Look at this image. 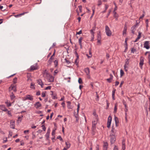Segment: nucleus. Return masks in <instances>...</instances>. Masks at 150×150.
<instances>
[{
	"label": "nucleus",
	"mask_w": 150,
	"mask_h": 150,
	"mask_svg": "<svg viewBox=\"0 0 150 150\" xmlns=\"http://www.w3.org/2000/svg\"><path fill=\"white\" fill-rule=\"evenodd\" d=\"M102 4L101 0H98V5L99 6Z\"/></svg>",
	"instance_id": "nucleus-34"
},
{
	"label": "nucleus",
	"mask_w": 150,
	"mask_h": 150,
	"mask_svg": "<svg viewBox=\"0 0 150 150\" xmlns=\"http://www.w3.org/2000/svg\"><path fill=\"white\" fill-rule=\"evenodd\" d=\"M65 144L66 145V147H67L68 148H69L70 147L71 144L69 142H66Z\"/></svg>",
	"instance_id": "nucleus-24"
},
{
	"label": "nucleus",
	"mask_w": 150,
	"mask_h": 150,
	"mask_svg": "<svg viewBox=\"0 0 150 150\" xmlns=\"http://www.w3.org/2000/svg\"><path fill=\"white\" fill-rule=\"evenodd\" d=\"M127 67L125 65H124V68L125 70L127 71Z\"/></svg>",
	"instance_id": "nucleus-59"
},
{
	"label": "nucleus",
	"mask_w": 150,
	"mask_h": 150,
	"mask_svg": "<svg viewBox=\"0 0 150 150\" xmlns=\"http://www.w3.org/2000/svg\"><path fill=\"white\" fill-rule=\"evenodd\" d=\"M136 51V49L134 48H132L131 49V52L132 53H134Z\"/></svg>",
	"instance_id": "nucleus-32"
},
{
	"label": "nucleus",
	"mask_w": 150,
	"mask_h": 150,
	"mask_svg": "<svg viewBox=\"0 0 150 150\" xmlns=\"http://www.w3.org/2000/svg\"><path fill=\"white\" fill-rule=\"evenodd\" d=\"M108 143L107 142H105L104 143V144L103 145V147H107L108 146Z\"/></svg>",
	"instance_id": "nucleus-39"
},
{
	"label": "nucleus",
	"mask_w": 150,
	"mask_h": 150,
	"mask_svg": "<svg viewBox=\"0 0 150 150\" xmlns=\"http://www.w3.org/2000/svg\"><path fill=\"white\" fill-rule=\"evenodd\" d=\"M114 119L115 121L116 126H117V124L119 122L118 118L117 117L115 116L114 117Z\"/></svg>",
	"instance_id": "nucleus-22"
},
{
	"label": "nucleus",
	"mask_w": 150,
	"mask_h": 150,
	"mask_svg": "<svg viewBox=\"0 0 150 150\" xmlns=\"http://www.w3.org/2000/svg\"><path fill=\"white\" fill-rule=\"evenodd\" d=\"M34 84H33V83H31L30 84V88H35V87H34Z\"/></svg>",
	"instance_id": "nucleus-43"
},
{
	"label": "nucleus",
	"mask_w": 150,
	"mask_h": 150,
	"mask_svg": "<svg viewBox=\"0 0 150 150\" xmlns=\"http://www.w3.org/2000/svg\"><path fill=\"white\" fill-rule=\"evenodd\" d=\"M105 31L106 34L107 36H110L111 35V32L109 28L108 25H106L105 27Z\"/></svg>",
	"instance_id": "nucleus-1"
},
{
	"label": "nucleus",
	"mask_w": 150,
	"mask_h": 150,
	"mask_svg": "<svg viewBox=\"0 0 150 150\" xmlns=\"http://www.w3.org/2000/svg\"><path fill=\"white\" fill-rule=\"evenodd\" d=\"M119 82L117 81H116L115 82V86H117L119 84Z\"/></svg>",
	"instance_id": "nucleus-64"
},
{
	"label": "nucleus",
	"mask_w": 150,
	"mask_h": 150,
	"mask_svg": "<svg viewBox=\"0 0 150 150\" xmlns=\"http://www.w3.org/2000/svg\"><path fill=\"white\" fill-rule=\"evenodd\" d=\"M149 41H146L145 42L144 44V47L145 48L147 49H148L150 47L149 46Z\"/></svg>",
	"instance_id": "nucleus-10"
},
{
	"label": "nucleus",
	"mask_w": 150,
	"mask_h": 150,
	"mask_svg": "<svg viewBox=\"0 0 150 150\" xmlns=\"http://www.w3.org/2000/svg\"><path fill=\"white\" fill-rule=\"evenodd\" d=\"M7 141V138H6L3 140V143H5Z\"/></svg>",
	"instance_id": "nucleus-56"
},
{
	"label": "nucleus",
	"mask_w": 150,
	"mask_h": 150,
	"mask_svg": "<svg viewBox=\"0 0 150 150\" xmlns=\"http://www.w3.org/2000/svg\"><path fill=\"white\" fill-rule=\"evenodd\" d=\"M117 103H115V107L114 108V113H115L117 112Z\"/></svg>",
	"instance_id": "nucleus-26"
},
{
	"label": "nucleus",
	"mask_w": 150,
	"mask_h": 150,
	"mask_svg": "<svg viewBox=\"0 0 150 150\" xmlns=\"http://www.w3.org/2000/svg\"><path fill=\"white\" fill-rule=\"evenodd\" d=\"M34 106L36 109L39 108L42 105L39 102H36L34 104Z\"/></svg>",
	"instance_id": "nucleus-12"
},
{
	"label": "nucleus",
	"mask_w": 150,
	"mask_h": 150,
	"mask_svg": "<svg viewBox=\"0 0 150 150\" xmlns=\"http://www.w3.org/2000/svg\"><path fill=\"white\" fill-rule=\"evenodd\" d=\"M64 60L65 61V62L67 63L68 64H69V63H70V61L68 60H67V59H64Z\"/></svg>",
	"instance_id": "nucleus-50"
},
{
	"label": "nucleus",
	"mask_w": 150,
	"mask_h": 150,
	"mask_svg": "<svg viewBox=\"0 0 150 150\" xmlns=\"http://www.w3.org/2000/svg\"><path fill=\"white\" fill-rule=\"evenodd\" d=\"M42 112L40 111H35V113H38V114H40V113H42Z\"/></svg>",
	"instance_id": "nucleus-58"
},
{
	"label": "nucleus",
	"mask_w": 150,
	"mask_h": 150,
	"mask_svg": "<svg viewBox=\"0 0 150 150\" xmlns=\"http://www.w3.org/2000/svg\"><path fill=\"white\" fill-rule=\"evenodd\" d=\"M137 23L135 25L132 26L131 28V30H136V28L138 26V23H137V21H136Z\"/></svg>",
	"instance_id": "nucleus-19"
},
{
	"label": "nucleus",
	"mask_w": 150,
	"mask_h": 150,
	"mask_svg": "<svg viewBox=\"0 0 150 150\" xmlns=\"http://www.w3.org/2000/svg\"><path fill=\"white\" fill-rule=\"evenodd\" d=\"M111 79H110V78H108L107 79V80L108 82L109 83H110L111 82Z\"/></svg>",
	"instance_id": "nucleus-60"
},
{
	"label": "nucleus",
	"mask_w": 150,
	"mask_h": 150,
	"mask_svg": "<svg viewBox=\"0 0 150 150\" xmlns=\"http://www.w3.org/2000/svg\"><path fill=\"white\" fill-rule=\"evenodd\" d=\"M105 10L106 11V10L108 8V6L107 4H105Z\"/></svg>",
	"instance_id": "nucleus-57"
},
{
	"label": "nucleus",
	"mask_w": 150,
	"mask_h": 150,
	"mask_svg": "<svg viewBox=\"0 0 150 150\" xmlns=\"http://www.w3.org/2000/svg\"><path fill=\"white\" fill-rule=\"evenodd\" d=\"M125 140L123 139L122 141V149L123 150H125L126 148L125 145Z\"/></svg>",
	"instance_id": "nucleus-13"
},
{
	"label": "nucleus",
	"mask_w": 150,
	"mask_h": 150,
	"mask_svg": "<svg viewBox=\"0 0 150 150\" xmlns=\"http://www.w3.org/2000/svg\"><path fill=\"white\" fill-rule=\"evenodd\" d=\"M124 72L122 69L120 70V76L122 77L124 74Z\"/></svg>",
	"instance_id": "nucleus-28"
},
{
	"label": "nucleus",
	"mask_w": 150,
	"mask_h": 150,
	"mask_svg": "<svg viewBox=\"0 0 150 150\" xmlns=\"http://www.w3.org/2000/svg\"><path fill=\"white\" fill-rule=\"evenodd\" d=\"M84 70L87 75H89L90 74V70L89 68H86L84 69Z\"/></svg>",
	"instance_id": "nucleus-20"
},
{
	"label": "nucleus",
	"mask_w": 150,
	"mask_h": 150,
	"mask_svg": "<svg viewBox=\"0 0 150 150\" xmlns=\"http://www.w3.org/2000/svg\"><path fill=\"white\" fill-rule=\"evenodd\" d=\"M82 33V31L80 30L78 32L76 33V34H80Z\"/></svg>",
	"instance_id": "nucleus-62"
},
{
	"label": "nucleus",
	"mask_w": 150,
	"mask_h": 150,
	"mask_svg": "<svg viewBox=\"0 0 150 150\" xmlns=\"http://www.w3.org/2000/svg\"><path fill=\"white\" fill-rule=\"evenodd\" d=\"M61 105H62L63 108L65 107V104L64 102H63L62 103Z\"/></svg>",
	"instance_id": "nucleus-61"
},
{
	"label": "nucleus",
	"mask_w": 150,
	"mask_h": 150,
	"mask_svg": "<svg viewBox=\"0 0 150 150\" xmlns=\"http://www.w3.org/2000/svg\"><path fill=\"white\" fill-rule=\"evenodd\" d=\"M80 108V104L79 103L78 105H77V113H76V115H77V116H78V113L79 112V110Z\"/></svg>",
	"instance_id": "nucleus-29"
},
{
	"label": "nucleus",
	"mask_w": 150,
	"mask_h": 150,
	"mask_svg": "<svg viewBox=\"0 0 150 150\" xmlns=\"http://www.w3.org/2000/svg\"><path fill=\"white\" fill-rule=\"evenodd\" d=\"M129 59H126V61L125 62V64L124 65H125L126 66H128L129 64Z\"/></svg>",
	"instance_id": "nucleus-27"
},
{
	"label": "nucleus",
	"mask_w": 150,
	"mask_h": 150,
	"mask_svg": "<svg viewBox=\"0 0 150 150\" xmlns=\"http://www.w3.org/2000/svg\"><path fill=\"white\" fill-rule=\"evenodd\" d=\"M52 99H57V97L56 96V95H54L52 96Z\"/></svg>",
	"instance_id": "nucleus-63"
},
{
	"label": "nucleus",
	"mask_w": 150,
	"mask_h": 150,
	"mask_svg": "<svg viewBox=\"0 0 150 150\" xmlns=\"http://www.w3.org/2000/svg\"><path fill=\"white\" fill-rule=\"evenodd\" d=\"M17 77H15L13 79V83H16L17 82Z\"/></svg>",
	"instance_id": "nucleus-40"
},
{
	"label": "nucleus",
	"mask_w": 150,
	"mask_h": 150,
	"mask_svg": "<svg viewBox=\"0 0 150 150\" xmlns=\"http://www.w3.org/2000/svg\"><path fill=\"white\" fill-rule=\"evenodd\" d=\"M57 139H59L61 141H63V139L61 136H59L57 137Z\"/></svg>",
	"instance_id": "nucleus-45"
},
{
	"label": "nucleus",
	"mask_w": 150,
	"mask_h": 150,
	"mask_svg": "<svg viewBox=\"0 0 150 150\" xmlns=\"http://www.w3.org/2000/svg\"><path fill=\"white\" fill-rule=\"evenodd\" d=\"M51 86H48L47 87H46L45 89V90H50L51 88Z\"/></svg>",
	"instance_id": "nucleus-47"
},
{
	"label": "nucleus",
	"mask_w": 150,
	"mask_h": 150,
	"mask_svg": "<svg viewBox=\"0 0 150 150\" xmlns=\"http://www.w3.org/2000/svg\"><path fill=\"white\" fill-rule=\"evenodd\" d=\"M116 138L114 135H111L110 136V142L111 144H114L116 141Z\"/></svg>",
	"instance_id": "nucleus-7"
},
{
	"label": "nucleus",
	"mask_w": 150,
	"mask_h": 150,
	"mask_svg": "<svg viewBox=\"0 0 150 150\" xmlns=\"http://www.w3.org/2000/svg\"><path fill=\"white\" fill-rule=\"evenodd\" d=\"M111 10H109L108 11V13L107 14V18H108V16H109V15H110V13L111 12Z\"/></svg>",
	"instance_id": "nucleus-53"
},
{
	"label": "nucleus",
	"mask_w": 150,
	"mask_h": 150,
	"mask_svg": "<svg viewBox=\"0 0 150 150\" xmlns=\"http://www.w3.org/2000/svg\"><path fill=\"white\" fill-rule=\"evenodd\" d=\"M55 67H56L58 65V61L57 59L55 60L54 61Z\"/></svg>",
	"instance_id": "nucleus-31"
},
{
	"label": "nucleus",
	"mask_w": 150,
	"mask_h": 150,
	"mask_svg": "<svg viewBox=\"0 0 150 150\" xmlns=\"http://www.w3.org/2000/svg\"><path fill=\"white\" fill-rule=\"evenodd\" d=\"M0 108L3 111H8V109L6 108L5 106L4 105H0Z\"/></svg>",
	"instance_id": "nucleus-17"
},
{
	"label": "nucleus",
	"mask_w": 150,
	"mask_h": 150,
	"mask_svg": "<svg viewBox=\"0 0 150 150\" xmlns=\"http://www.w3.org/2000/svg\"><path fill=\"white\" fill-rule=\"evenodd\" d=\"M127 30V27L126 24H125V26L124 28V30L123 31V35H124L125 34H126V33Z\"/></svg>",
	"instance_id": "nucleus-21"
},
{
	"label": "nucleus",
	"mask_w": 150,
	"mask_h": 150,
	"mask_svg": "<svg viewBox=\"0 0 150 150\" xmlns=\"http://www.w3.org/2000/svg\"><path fill=\"white\" fill-rule=\"evenodd\" d=\"M112 121V117L110 116L108 117L107 123V127L109 128L110 127L111 122Z\"/></svg>",
	"instance_id": "nucleus-9"
},
{
	"label": "nucleus",
	"mask_w": 150,
	"mask_h": 150,
	"mask_svg": "<svg viewBox=\"0 0 150 150\" xmlns=\"http://www.w3.org/2000/svg\"><path fill=\"white\" fill-rule=\"evenodd\" d=\"M41 127H42V128L43 130L44 131H45L46 129V128L45 125H42Z\"/></svg>",
	"instance_id": "nucleus-42"
},
{
	"label": "nucleus",
	"mask_w": 150,
	"mask_h": 150,
	"mask_svg": "<svg viewBox=\"0 0 150 150\" xmlns=\"http://www.w3.org/2000/svg\"><path fill=\"white\" fill-rule=\"evenodd\" d=\"M124 83V82L123 81H121V83H120V86H119V87L120 88H121L122 87V84H123Z\"/></svg>",
	"instance_id": "nucleus-52"
},
{
	"label": "nucleus",
	"mask_w": 150,
	"mask_h": 150,
	"mask_svg": "<svg viewBox=\"0 0 150 150\" xmlns=\"http://www.w3.org/2000/svg\"><path fill=\"white\" fill-rule=\"evenodd\" d=\"M78 116H77V115H75V117L76 118V122H78V120H79Z\"/></svg>",
	"instance_id": "nucleus-44"
},
{
	"label": "nucleus",
	"mask_w": 150,
	"mask_h": 150,
	"mask_svg": "<svg viewBox=\"0 0 150 150\" xmlns=\"http://www.w3.org/2000/svg\"><path fill=\"white\" fill-rule=\"evenodd\" d=\"M93 115L96 118H97V117H98V115H97L96 113V112H93Z\"/></svg>",
	"instance_id": "nucleus-49"
},
{
	"label": "nucleus",
	"mask_w": 150,
	"mask_h": 150,
	"mask_svg": "<svg viewBox=\"0 0 150 150\" xmlns=\"http://www.w3.org/2000/svg\"><path fill=\"white\" fill-rule=\"evenodd\" d=\"M67 103H69V104L68 106H67V107H68V109H72V108L70 105V104H71V102L69 101H68L67 102Z\"/></svg>",
	"instance_id": "nucleus-33"
},
{
	"label": "nucleus",
	"mask_w": 150,
	"mask_h": 150,
	"mask_svg": "<svg viewBox=\"0 0 150 150\" xmlns=\"http://www.w3.org/2000/svg\"><path fill=\"white\" fill-rule=\"evenodd\" d=\"M144 58L141 56L140 57V62L139 63V67H140L142 69V66L144 64Z\"/></svg>",
	"instance_id": "nucleus-8"
},
{
	"label": "nucleus",
	"mask_w": 150,
	"mask_h": 150,
	"mask_svg": "<svg viewBox=\"0 0 150 150\" xmlns=\"http://www.w3.org/2000/svg\"><path fill=\"white\" fill-rule=\"evenodd\" d=\"M114 17L115 18V20L117 21L118 20V15L117 14H114Z\"/></svg>",
	"instance_id": "nucleus-30"
},
{
	"label": "nucleus",
	"mask_w": 150,
	"mask_h": 150,
	"mask_svg": "<svg viewBox=\"0 0 150 150\" xmlns=\"http://www.w3.org/2000/svg\"><path fill=\"white\" fill-rule=\"evenodd\" d=\"M24 100H29L32 101L33 100V96L30 95H27L24 97Z\"/></svg>",
	"instance_id": "nucleus-4"
},
{
	"label": "nucleus",
	"mask_w": 150,
	"mask_h": 150,
	"mask_svg": "<svg viewBox=\"0 0 150 150\" xmlns=\"http://www.w3.org/2000/svg\"><path fill=\"white\" fill-rule=\"evenodd\" d=\"M96 101H98L99 100V97L98 95V94L97 92H96Z\"/></svg>",
	"instance_id": "nucleus-37"
},
{
	"label": "nucleus",
	"mask_w": 150,
	"mask_h": 150,
	"mask_svg": "<svg viewBox=\"0 0 150 150\" xmlns=\"http://www.w3.org/2000/svg\"><path fill=\"white\" fill-rule=\"evenodd\" d=\"M83 39V38L82 37H81L79 39V44H81V41Z\"/></svg>",
	"instance_id": "nucleus-35"
},
{
	"label": "nucleus",
	"mask_w": 150,
	"mask_h": 150,
	"mask_svg": "<svg viewBox=\"0 0 150 150\" xmlns=\"http://www.w3.org/2000/svg\"><path fill=\"white\" fill-rule=\"evenodd\" d=\"M49 135H50V132H48V130L47 131L45 135V136L46 138V139L47 140H48V138H49Z\"/></svg>",
	"instance_id": "nucleus-25"
},
{
	"label": "nucleus",
	"mask_w": 150,
	"mask_h": 150,
	"mask_svg": "<svg viewBox=\"0 0 150 150\" xmlns=\"http://www.w3.org/2000/svg\"><path fill=\"white\" fill-rule=\"evenodd\" d=\"M10 97L11 99L12 100H13L14 101V98L16 97L15 96L14 94L13 93V92L11 93V94L10 95Z\"/></svg>",
	"instance_id": "nucleus-18"
},
{
	"label": "nucleus",
	"mask_w": 150,
	"mask_h": 150,
	"mask_svg": "<svg viewBox=\"0 0 150 150\" xmlns=\"http://www.w3.org/2000/svg\"><path fill=\"white\" fill-rule=\"evenodd\" d=\"M10 127L13 129H15V122L13 120H11L10 122Z\"/></svg>",
	"instance_id": "nucleus-14"
},
{
	"label": "nucleus",
	"mask_w": 150,
	"mask_h": 150,
	"mask_svg": "<svg viewBox=\"0 0 150 150\" xmlns=\"http://www.w3.org/2000/svg\"><path fill=\"white\" fill-rule=\"evenodd\" d=\"M56 129H55L54 130H53L52 132V136H54V135L55 134V131L56 130Z\"/></svg>",
	"instance_id": "nucleus-48"
},
{
	"label": "nucleus",
	"mask_w": 150,
	"mask_h": 150,
	"mask_svg": "<svg viewBox=\"0 0 150 150\" xmlns=\"http://www.w3.org/2000/svg\"><path fill=\"white\" fill-rule=\"evenodd\" d=\"M78 82L79 84H82L83 83L82 80L81 78H79Z\"/></svg>",
	"instance_id": "nucleus-38"
},
{
	"label": "nucleus",
	"mask_w": 150,
	"mask_h": 150,
	"mask_svg": "<svg viewBox=\"0 0 150 150\" xmlns=\"http://www.w3.org/2000/svg\"><path fill=\"white\" fill-rule=\"evenodd\" d=\"M45 96V93L42 92V96L43 97H44Z\"/></svg>",
	"instance_id": "nucleus-55"
},
{
	"label": "nucleus",
	"mask_w": 150,
	"mask_h": 150,
	"mask_svg": "<svg viewBox=\"0 0 150 150\" xmlns=\"http://www.w3.org/2000/svg\"><path fill=\"white\" fill-rule=\"evenodd\" d=\"M97 119L96 118L94 121H93L92 123V130L94 132L96 128V125L97 124Z\"/></svg>",
	"instance_id": "nucleus-2"
},
{
	"label": "nucleus",
	"mask_w": 150,
	"mask_h": 150,
	"mask_svg": "<svg viewBox=\"0 0 150 150\" xmlns=\"http://www.w3.org/2000/svg\"><path fill=\"white\" fill-rule=\"evenodd\" d=\"M113 150H119L117 147L116 145L115 146Z\"/></svg>",
	"instance_id": "nucleus-51"
},
{
	"label": "nucleus",
	"mask_w": 150,
	"mask_h": 150,
	"mask_svg": "<svg viewBox=\"0 0 150 150\" xmlns=\"http://www.w3.org/2000/svg\"><path fill=\"white\" fill-rule=\"evenodd\" d=\"M42 74L43 77L46 78V79H48V76H49V75L50 74L46 69H45V70L43 71Z\"/></svg>",
	"instance_id": "nucleus-3"
},
{
	"label": "nucleus",
	"mask_w": 150,
	"mask_h": 150,
	"mask_svg": "<svg viewBox=\"0 0 150 150\" xmlns=\"http://www.w3.org/2000/svg\"><path fill=\"white\" fill-rule=\"evenodd\" d=\"M37 69L36 67L34 65H32L30 67V71H33Z\"/></svg>",
	"instance_id": "nucleus-23"
},
{
	"label": "nucleus",
	"mask_w": 150,
	"mask_h": 150,
	"mask_svg": "<svg viewBox=\"0 0 150 150\" xmlns=\"http://www.w3.org/2000/svg\"><path fill=\"white\" fill-rule=\"evenodd\" d=\"M40 95V91H39L37 92L36 93V95L37 96H39Z\"/></svg>",
	"instance_id": "nucleus-54"
},
{
	"label": "nucleus",
	"mask_w": 150,
	"mask_h": 150,
	"mask_svg": "<svg viewBox=\"0 0 150 150\" xmlns=\"http://www.w3.org/2000/svg\"><path fill=\"white\" fill-rule=\"evenodd\" d=\"M141 33L140 31L139 32H138V35L137 37L138 39H140L141 37Z\"/></svg>",
	"instance_id": "nucleus-41"
},
{
	"label": "nucleus",
	"mask_w": 150,
	"mask_h": 150,
	"mask_svg": "<svg viewBox=\"0 0 150 150\" xmlns=\"http://www.w3.org/2000/svg\"><path fill=\"white\" fill-rule=\"evenodd\" d=\"M95 29L96 27L95 26V27H93V28L90 31L92 35V38H93L94 37V32L93 31L95 30Z\"/></svg>",
	"instance_id": "nucleus-16"
},
{
	"label": "nucleus",
	"mask_w": 150,
	"mask_h": 150,
	"mask_svg": "<svg viewBox=\"0 0 150 150\" xmlns=\"http://www.w3.org/2000/svg\"><path fill=\"white\" fill-rule=\"evenodd\" d=\"M37 82L38 84L41 86V87L42 88L43 87V86L44 84L41 79H39L37 80Z\"/></svg>",
	"instance_id": "nucleus-15"
},
{
	"label": "nucleus",
	"mask_w": 150,
	"mask_h": 150,
	"mask_svg": "<svg viewBox=\"0 0 150 150\" xmlns=\"http://www.w3.org/2000/svg\"><path fill=\"white\" fill-rule=\"evenodd\" d=\"M89 54H90V55L89 56V55H88V54H86V55L88 57V58H89L90 57H92V54H91V52L90 50H89Z\"/></svg>",
	"instance_id": "nucleus-36"
},
{
	"label": "nucleus",
	"mask_w": 150,
	"mask_h": 150,
	"mask_svg": "<svg viewBox=\"0 0 150 150\" xmlns=\"http://www.w3.org/2000/svg\"><path fill=\"white\" fill-rule=\"evenodd\" d=\"M12 90H13L14 92H16V85L11 84V86L9 88V91L11 92Z\"/></svg>",
	"instance_id": "nucleus-6"
},
{
	"label": "nucleus",
	"mask_w": 150,
	"mask_h": 150,
	"mask_svg": "<svg viewBox=\"0 0 150 150\" xmlns=\"http://www.w3.org/2000/svg\"><path fill=\"white\" fill-rule=\"evenodd\" d=\"M47 79L49 82H53L54 81V77L51 75L50 74L49 76H48V79Z\"/></svg>",
	"instance_id": "nucleus-11"
},
{
	"label": "nucleus",
	"mask_w": 150,
	"mask_h": 150,
	"mask_svg": "<svg viewBox=\"0 0 150 150\" xmlns=\"http://www.w3.org/2000/svg\"><path fill=\"white\" fill-rule=\"evenodd\" d=\"M74 53L75 54L76 56V59L75 61V63L76 64V65H78L79 63V55L78 54V53L77 52V50L76 49H75L74 50Z\"/></svg>",
	"instance_id": "nucleus-5"
},
{
	"label": "nucleus",
	"mask_w": 150,
	"mask_h": 150,
	"mask_svg": "<svg viewBox=\"0 0 150 150\" xmlns=\"http://www.w3.org/2000/svg\"><path fill=\"white\" fill-rule=\"evenodd\" d=\"M78 7L79 8L80 12H82V6L81 5L79 6H78Z\"/></svg>",
	"instance_id": "nucleus-46"
}]
</instances>
